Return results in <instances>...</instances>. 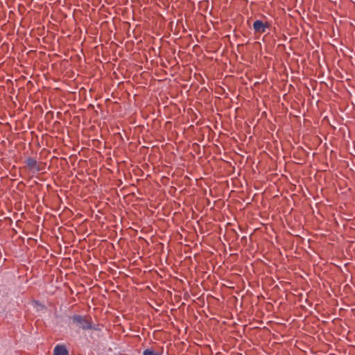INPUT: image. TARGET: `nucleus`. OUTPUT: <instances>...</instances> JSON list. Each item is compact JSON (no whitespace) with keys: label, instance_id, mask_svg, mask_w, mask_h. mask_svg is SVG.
<instances>
[{"label":"nucleus","instance_id":"f257e3e1","mask_svg":"<svg viewBox=\"0 0 355 355\" xmlns=\"http://www.w3.org/2000/svg\"><path fill=\"white\" fill-rule=\"evenodd\" d=\"M73 323L76 324L83 330H90L94 329L93 322L89 316L81 315H73L71 317Z\"/></svg>","mask_w":355,"mask_h":355},{"label":"nucleus","instance_id":"f03ea898","mask_svg":"<svg viewBox=\"0 0 355 355\" xmlns=\"http://www.w3.org/2000/svg\"><path fill=\"white\" fill-rule=\"evenodd\" d=\"M268 26L269 25L267 23L264 24L261 20H256L253 24L254 31L259 33H265Z\"/></svg>","mask_w":355,"mask_h":355},{"label":"nucleus","instance_id":"7ed1b4c3","mask_svg":"<svg viewBox=\"0 0 355 355\" xmlns=\"http://www.w3.org/2000/svg\"><path fill=\"white\" fill-rule=\"evenodd\" d=\"M26 164L28 168L31 171H34L35 172H38L40 171V166L37 164V162L36 161V159H35L34 158L28 157L26 160Z\"/></svg>","mask_w":355,"mask_h":355},{"label":"nucleus","instance_id":"20e7f679","mask_svg":"<svg viewBox=\"0 0 355 355\" xmlns=\"http://www.w3.org/2000/svg\"><path fill=\"white\" fill-rule=\"evenodd\" d=\"M68 351L64 345H58L53 349V355H68Z\"/></svg>","mask_w":355,"mask_h":355},{"label":"nucleus","instance_id":"39448f33","mask_svg":"<svg viewBox=\"0 0 355 355\" xmlns=\"http://www.w3.org/2000/svg\"><path fill=\"white\" fill-rule=\"evenodd\" d=\"M143 355H162L161 353L155 352L153 349H146L143 352Z\"/></svg>","mask_w":355,"mask_h":355}]
</instances>
